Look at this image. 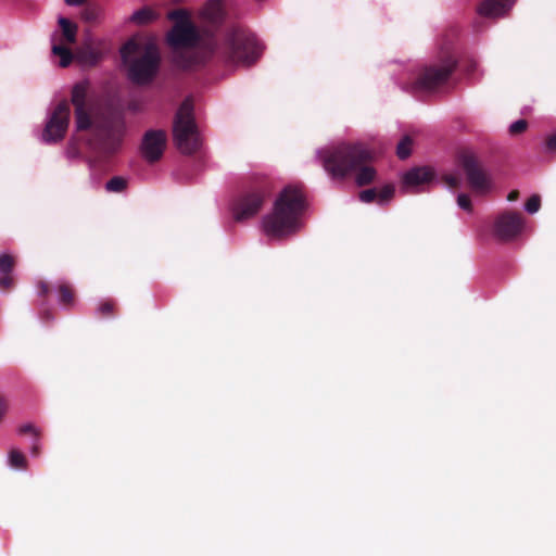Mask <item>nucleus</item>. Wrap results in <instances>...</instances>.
I'll list each match as a JSON object with an SVG mask.
<instances>
[{
  "label": "nucleus",
  "mask_w": 556,
  "mask_h": 556,
  "mask_svg": "<svg viewBox=\"0 0 556 556\" xmlns=\"http://www.w3.org/2000/svg\"><path fill=\"white\" fill-rule=\"evenodd\" d=\"M58 22L62 29L64 40L68 43H75L77 36V25L72 23L66 17H60Z\"/></svg>",
  "instance_id": "obj_19"
},
{
  "label": "nucleus",
  "mask_w": 556,
  "mask_h": 556,
  "mask_svg": "<svg viewBox=\"0 0 556 556\" xmlns=\"http://www.w3.org/2000/svg\"><path fill=\"white\" fill-rule=\"evenodd\" d=\"M306 208L303 187L289 185L277 197L273 212L263 218L267 236L281 239L300 229V220Z\"/></svg>",
  "instance_id": "obj_4"
},
{
  "label": "nucleus",
  "mask_w": 556,
  "mask_h": 556,
  "mask_svg": "<svg viewBox=\"0 0 556 556\" xmlns=\"http://www.w3.org/2000/svg\"><path fill=\"white\" fill-rule=\"evenodd\" d=\"M167 17L175 23L166 40L173 49L174 63L182 70L212 61L227 66H251L263 53L264 48L256 36L242 25H231L222 38L214 35L203 37L187 11L172 10Z\"/></svg>",
  "instance_id": "obj_1"
},
{
  "label": "nucleus",
  "mask_w": 556,
  "mask_h": 556,
  "mask_svg": "<svg viewBox=\"0 0 556 556\" xmlns=\"http://www.w3.org/2000/svg\"><path fill=\"white\" fill-rule=\"evenodd\" d=\"M67 5H81L86 0H64Z\"/></svg>",
  "instance_id": "obj_40"
},
{
  "label": "nucleus",
  "mask_w": 556,
  "mask_h": 556,
  "mask_svg": "<svg viewBox=\"0 0 556 556\" xmlns=\"http://www.w3.org/2000/svg\"><path fill=\"white\" fill-rule=\"evenodd\" d=\"M9 463L13 468H16V469H26L27 468V459H26L25 455L16 448H12L10 451Z\"/></svg>",
  "instance_id": "obj_23"
},
{
  "label": "nucleus",
  "mask_w": 556,
  "mask_h": 556,
  "mask_svg": "<svg viewBox=\"0 0 556 556\" xmlns=\"http://www.w3.org/2000/svg\"><path fill=\"white\" fill-rule=\"evenodd\" d=\"M518 198H519V191L518 190H513L507 195V200L510 201V202L516 201Z\"/></svg>",
  "instance_id": "obj_39"
},
{
  "label": "nucleus",
  "mask_w": 556,
  "mask_h": 556,
  "mask_svg": "<svg viewBox=\"0 0 556 556\" xmlns=\"http://www.w3.org/2000/svg\"><path fill=\"white\" fill-rule=\"evenodd\" d=\"M105 42L100 39H86L76 51L77 60L88 66L99 64L105 54Z\"/></svg>",
  "instance_id": "obj_13"
},
{
  "label": "nucleus",
  "mask_w": 556,
  "mask_h": 556,
  "mask_svg": "<svg viewBox=\"0 0 556 556\" xmlns=\"http://www.w3.org/2000/svg\"><path fill=\"white\" fill-rule=\"evenodd\" d=\"M192 102L186 99L179 106L173 126L176 147L184 154H192L200 148V136L192 116Z\"/></svg>",
  "instance_id": "obj_7"
},
{
  "label": "nucleus",
  "mask_w": 556,
  "mask_h": 556,
  "mask_svg": "<svg viewBox=\"0 0 556 556\" xmlns=\"http://www.w3.org/2000/svg\"><path fill=\"white\" fill-rule=\"evenodd\" d=\"M52 52L61 58L60 65L62 67L68 66L73 61V53L71 49L62 45H53Z\"/></svg>",
  "instance_id": "obj_22"
},
{
  "label": "nucleus",
  "mask_w": 556,
  "mask_h": 556,
  "mask_svg": "<svg viewBox=\"0 0 556 556\" xmlns=\"http://www.w3.org/2000/svg\"><path fill=\"white\" fill-rule=\"evenodd\" d=\"M523 228V218L520 213L507 211L500 214L493 227V233L500 241H511L517 238Z\"/></svg>",
  "instance_id": "obj_11"
},
{
  "label": "nucleus",
  "mask_w": 556,
  "mask_h": 556,
  "mask_svg": "<svg viewBox=\"0 0 556 556\" xmlns=\"http://www.w3.org/2000/svg\"><path fill=\"white\" fill-rule=\"evenodd\" d=\"M8 407H9L8 399L4 395L0 394V421L7 414Z\"/></svg>",
  "instance_id": "obj_34"
},
{
  "label": "nucleus",
  "mask_w": 556,
  "mask_h": 556,
  "mask_svg": "<svg viewBox=\"0 0 556 556\" xmlns=\"http://www.w3.org/2000/svg\"><path fill=\"white\" fill-rule=\"evenodd\" d=\"M457 204L459 205V207H462L465 211L470 212L472 210L471 200H470L469 195H467L465 193H460L457 197Z\"/></svg>",
  "instance_id": "obj_31"
},
{
  "label": "nucleus",
  "mask_w": 556,
  "mask_h": 556,
  "mask_svg": "<svg viewBox=\"0 0 556 556\" xmlns=\"http://www.w3.org/2000/svg\"><path fill=\"white\" fill-rule=\"evenodd\" d=\"M528 123L526 119H518L509 126V134L511 136L520 135L526 131Z\"/></svg>",
  "instance_id": "obj_29"
},
{
  "label": "nucleus",
  "mask_w": 556,
  "mask_h": 556,
  "mask_svg": "<svg viewBox=\"0 0 556 556\" xmlns=\"http://www.w3.org/2000/svg\"><path fill=\"white\" fill-rule=\"evenodd\" d=\"M413 140L410 137L405 136L396 147V155L401 160L407 159L412 153Z\"/></svg>",
  "instance_id": "obj_24"
},
{
  "label": "nucleus",
  "mask_w": 556,
  "mask_h": 556,
  "mask_svg": "<svg viewBox=\"0 0 556 556\" xmlns=\"http://www.w3.org/2000/svg\"><path fill=\"white\" fill-rule=\"evenodd\" d=\"M124 63L128 66L129 79L138 85L150 83L160 66V53L153 42L128 40L121 49Z\"/></svg>",
  "instance_id": "obj_5"
},
{
  "label": "nucleus",
  "mask_w": 556,
  "mask_h": 556,
  "mask_svg": "<svg viewBox=\"0 0 556 556\" xmlns=\"http://www.w3.org/2000/svg\"><path fill=\"white\" fill-rule=\"evenodd\" d=\"M225 14V8L219 0H210L203 10L204 18L214 26L224 22Z\"/></svg>",
  "instance_id": "obj_17"
},
{
  "label": "nucleus",
  "mask_w": 556,
  "mask_h": 556,
  "mask_svg": "<svg viewBox=\"0 0 556 556\" xmlns=\"http://www.w3.org/2000/svg\"><path fill=\"white\" fill-rule=\"evenodd\" d=\"M514 2L515 0H484L478 7V13L485 17L501 16Z\"/></svg>",
  "instance_id": "obj_15"
},
{
  "label": "nucleus",
  "mask_w": 556,
  "mask_h": 556,
  "mask_svg": "<svg viewBox=\"0 0 556 556\" xmlns=\"http://www.w3.org/2000/svg\"><path fill=\"white\" fill-rule=\"evenodd\" d=\"M318 156L325 170L333 179H343L356 172L355 181L358 186H367L375 180V168L366 165L372 154L362 143H340L320 150Z\"/></svg>",
  "instance_id": "obj_3"
},
{
  "label": "nucleus",
  "mask_w": 556,
  "mask_h": 556,
  "mask_svg": "<svg viewBox=\"0 0 556 556\" xmlns=\"http://www.w3.org/2000/svg\"><path fill=\"white\" fill-rule=\"evenodd\" d=\"M270 194L271 185L267 179L251 185L237 198L232 205L235 220L244 222L255 216Z\"/></svg>",
  "instance_id": "obj_8"
},
{
  "label": "nucleus",
  "mask_w": 556,
  "mask_h": 556,
  "mask_svg": "<svg viewBox=\"0 0 556 556\" xmlns=\"http://www.w3.org/2000/svg\"><path fill=\"white\" fill-rule=\"evenodd\" d=\"M457 160L466 174L469 187L477 193H486L491 189V178L478 157L472 152L463 150L458 153Z\"/></svg>",
  "instance_id": "obj_9"
},
{
  "label": "nucleus",
  "mask_w": 556,
  "mask_h": 556,
  "mask_svg": "<svg viewBox=\"0 0 556 556\" xmlns=\"http://www.w3.org/2000/svg\"><path fill=\"white\" fill-rule=\"evenodd\" d=\"M545 144L548 151H556V134L548 136Z\"/></svg>",
  "instance_id": "obj_35"
},
{
  "label": "nucleus",
  "mask_w": 556,
  "mask_h": 556,
  "mask_svg": "<svg viewBox=\"0 0 556 556\" xmlns=\"http://www.w3.org/2000/svg\"><path fill=\"white\" fill-rule=\"evenodd\" d=\"M378 191L375 188L366 189L359 192V200L364 203L377 201Z\"/></svg>",
  "instance_id": "obj_30"
},
{
  "label": "nucleus",
  "mask_w": 556,
  "mask_h": 556,
  "mask_svg": "<svg viewBox=\"0 0 556 556\" xmlns=\"http://www.w3.org/2000/svg\"><path fill=\"white\" fill-rule=\"evenodd\" d=\"M59 302L64 306H72L75 302V292L71 285H59Z\"/></svg>",
  "instance_id": "obj_20"
},
{
  "label": "nucleus",
  "mask_w": 556,
  "mask_h": 556,
  "mask_svg": "<svg viewBox=\"0 0 556 556\" xmlns=\"http://www.w3.org/2000/svg\"><path fill=\"white\" fill-rule=\"evenodd\" d=\"M443 179L444 182L452 189L458 188L459 186V178L455 175H445Z\"/></svg>",
  "instance_id": "obj_33"
},
{
  "label": "nucleus",
  "mask_w": 556,
  "mask_h": 556,
  "mask_svg": "<svg viewBox=\"0 0 556 556\" xmlns=\"http://www.w3.org/2000/svg\"><path fill=\"white\" fill-rule=\"evenodd\" d=\"M159 17V14L152 10L151 8L144 7L131 15V22L138 25H148L155 21Z\"/></svg>",
  "instance_id": "obj_18"
},
{
  "label": "nucleus",
  "mask_w": 556,
  "mask_h": 556,
  "mask_svg": "<svg viewBox=\"0 0 556 556\" xmlns=\"http://www.w3.org/2000/svg\"><path fill=\"white\" fill-rule=\"evenodd\" d=\"M126 187L127 180L121 176L111 178L105 185V189L109 192H122L126 189Z\"/></svg>",
  "instance_id": "obj_25"
},
{
  "label": "nucleus",
  "mask_w": 556,
  "mask_h": 556,
  "mask_svg": "<svg viewBox=\"0 0 556 556\" xmlns=\"http://www.w3.org/2000/svg\"><path fill=\"white\" fill-rule=\"evenodd\" d=\"M434 174L429 167H415L403 176V187H416L432 180Z\"/></svg>",
  "instance_id": "obj_16"
},
{
  "label": "nucleus",
  "mask_w": 556,
  "mask_h": 556,
  "mask_svg": "<svg viewBox=\"0 0 556 556\" xmlns=\"http://www.w3.org/2000/svg\"><path fill=\"white\" fill-rule=\"evenodd\" d=\"M18 432L21 434L31 433V434L35 435V438L39 437L38 430L31 424H26V425L21 426L20 429H18Z\"/></svg>",
  "instance_id": "obj_32"
},
{
  "label": "nucleus",
  "mask_w": 556,
  "mask_h": 556,
  "mask_svg": "<svg viewBox=\"0 0 556 556\" xmlns=\"http://www.w3.org/2000/svg\"><path fill=\"white\" fill-rule=\"evenodd\" d=\"M81 18L87 23H93L98 20L99 10L97 8L87 7L80 13Z\"/></svg>",
  "instance_id": "obj_28"
},
{
  "label": "nucleus",
  "mask_w": 556,
  "mask_h": 556,
  "mask_svg": "<svg viewBox=\"0 0 556 556\" xmlns=\"http://www.w3.org/2000/svg\"><path fill=\"white\" fill-rule=\"evenodd\" d=\"M540 207H541V198H540V195H538V194H533V195H531V197L527 200V202H526V204H525V208H526V211H527L528 213H530V214H534V213H536V212L540 210Z\"/></svg>",
  "instance_id": "obj_27"
},
{
  "label": "nucleus",
  "mask_w": 556,
  "mask_h": 556,
  "mask_svg": "<svg viewBox=\"0 0 556 556\" xmlns=\"http://www.w3.org/2000/svg\"><path fill=\"white\" fill-rule=\"evenodd\" d=\"M394 187L392 185L384 186L380 191H378L377 203L384 204L389 202L394 195Z\"/></svg>",
  "instance_id": "obj_26"
},
{
  "label": "nucleus",
  "mask_w": 556,
  "mask_h": 556,
  "mask_svg": "<svg viewBox=\"0 0 556 556\" xmlns=\"http://www.w3.org/2000/svg\"><path fill=\"white\" fill-rule=\"evenodd\" d=\"M167 136L162 129H150L143 135L140 151L149 163L157 162L166 148Z\"/></svg>",
  "instance_id": "obj_12"
},
{
  "label": "nucleus",
  "mask_w": 556,
  "mask_h": 556,
  "mask_svg": "<svg viewBox=\"0 0 556 556\" xmlns=\"http://www.w3.org/2000/svg\"><path fill=\"white\" fill-rule=\"evenodd\" d=\"M88 87L85 83L76 84L72 89L71 102L75 108L77 130L92 127V150L105 157L115 154L122 148L126 134V121L122 113L105 112L91 116L87 105Z\"/></svg>",
  "instance_id": "obj_2"
},
{
  "label": "nucleus",
  "mask_w": 556,
  "mask_h": 556,
  "mask_svg": "<svg viewBox=\"0 0 556 556\" xmlns=\"http://www.w3.org/2000/svg\"><path fill=\"white\" fill-rule=\"evenodd\" d=\"M476 68H477V62L472 59H469L466 64V72L468 74H471L476 71Z\"/></svg>",
  "instance_id": "obj_37"
},
{
  "label": "nucleus",
  "mask_w": 556,
  "mask_h": 556,
  "mask_svg": "<svg viewBox=\"0 0 556 556\" xmlns=\"http://www.w3.org/2000/svg\"><path fill=\"white\" fill-rule=\"evenodd\" d=\"M458 64L450 46L441 48L438 58L420 68L414 88L434 91L446 85Z\"/></svg>",
  "instance_id": "obj_6"
},
{
  "label": "nucleus",
  "mask_w": 556,
  "mask_h": 556,
  "mask_svg": "<svg viewBox=\"0 0 556 556\" xmlns=\"http://www.w3.org/2000/svg\"><path fill=\"white\" fill-rule=\"evenodd\" d=\"M38 438L39 437L35 438V441H34L33 446H31V454L34 456H39V454H40V445H39V442H38Z\"/></svg>",
  "instance_id": "obj_38"
},
{
  "label": "nucleus",
  "mask_w": 556,
  "mask_h": 556,
  "mask_svg": "<svg viewBox=\"0 0 556 556\" xmlns=\"http://www.w3.org/2000/svg\"><path fill=\"white\" fill-rule=\"evenodd\" d=\"M70 116V102L63 100L53 109L42 131V140L47 143H54L62 140L68 128Z\"/></svg>",
  "instance_id": "obj_10"
},
{
  "label": "nucleus",
  "mask_w": 556,
  "mask_h": 556,
  "mask_svg": "<svg viewBox=\"0 0 556 556\" xmlns=\"http://www.w3.org/2000/svg\"><path fill=\"white\" fill-rule=\"evenodd\" d=\"M43 318L47 320L50 319L51 318L50 313L46 312L43 315Z\"/></svg>",
  "instance_id": "obj_41"
},
{
  "label": "nucleus",
  "mask_w": 556,
  "mask_h": 556,
  "mask_svg": "<svg viewBox=\"0 0 556 556\" xmlns=\"http://www.w3.org/2000/svg\"><path fill=\"white\" fill-rule=\"evenodd\" d=\"M15 257L11 254H0V290L9 291L14 287L13 270L15 267Z\"/></svg>",
  "instance_id": "obj_14"
},
{
  "label": "nucleus",
  "mask_w": 556,
  "mask_h": 556,
  "mask_svg": "<svg viewBox=\"0 0 556 556\" xmlns=\"http://www.w3.org/2000/svg\"><path fill=\"white\" fill-rule=\"evenodd\" d=\"M116 302L114 300L106 299L98 304L97 314L102 318L113 317L116 314Z\"/></svg>",
  "instance_id": "obj_21"
},
{
  "label": "nucleus",
  "mask_w": 556,
  "mask_h": 556,
  "mask_svg": "<svg viewBox=\"0 0 556 556\" xmlns=\"http://www.w3.org/2000/svg\"><path fill=\"white\" fill-rule=\"evenodd\" d=\"M39 294L46 298L50 291L49 285L45 281H40L38 285Z\"/></svg>",
  "instance_id": "obj_36"
}]
</instances>
